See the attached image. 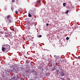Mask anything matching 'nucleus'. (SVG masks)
Segmentation results:
<instances>
[{"instance_id": "f257e3e1", "label": "nucleus", "mask_w": 80, "mask_h": 80, "mask_svg": "<svg viewBox=\"0 0 80 80\" xmlns=\"http://www.w3.org/2000/svg\"><path fill=\"white\" fill-rule=\"evenodd\" d=\"M5 52H8L10 50V46L8 45H6L5 46Z\"/></svg>"}, {"instance_id": "f03ea898", "label": "nucleus", "mask_w": 80, "mask_h": 80, "mask_svg": "<svg viewBox=\"0 0 80 80\" xmlns=\"http://www.w3.org/2000/svg\"><path fill=\"white\" fill-rule=\"evenodd\" d=\"M60 74L62 77L65 76V73H64V72H63L62 71H61L60 72Z\"/></svg>"}, {"instance_id": "7ed1b4c3", "label": "nucleus", "mask_w": 80, "mask_h": 80, "mask_svg": "<svg viewBox=\"0 0 80 80\" xmlns=\"http://www.w3.org/2000/svg\"><path fill=\"white\" fill-rule=\"evenodd\" d=\"M30 13L32 15H35V14L34 13V12H33V11H31L30 12Z\"/></svg>"}, {"instance_id": "20e7f679", "label": "nucleus", "mask_w": 80, "mask_h": 80, "mask_svg": "<svg viewBox=\"0 0 80 80\" xmlns=\"http://www.w3.org/2000/svg\"><path fill=\"white\" fill-rule=\"evenodd\" d=\"M5 48L4 47H2V52H5Z\"/></svg>"}, {"instance_id": "39448f33", "label": "nucleus", "mask_w": 80, "mask_h": 80, "mask_svg": "<svg viewBox=\"0 0 80 80\" xmlns=\"http://www.w3.org/2000/svg\"><path fill=\"white\" fill-rule=\"evenodd\" d=\"M8 72L10 73V72H13V70H12L11 69H9L8 70Z\"/></svg>"}, {"instance_id": "423d86ee", "label": "nucleus", "mask_w": 80, "mask_h": 80, "mask_svg": "<svg viewBox=\"0 0 80 80\" xmlns=\"http://www.w3.org/2000/svg\"><path fill=\"white\" fill-rule=\"evenodd\" d=\"M10 17H11V15H8L7 16V19H8L10 18Z\"/></svg>"}, {"instance_id": "0eeeda50", "label": "nucleus", "mask_w": 80, "mask_h": 80, "mask_svg": "<svg viewBox=\"0 0 80 80\" xmlns=\"http://www.w3.org/2000/svg\"><path fill=\"white\" fill-rule=\"evenodd\" d=\"M37 3H38V4H40V1H37Z\"/></svg>"}, {"instance_id": "6e6552de", "label": "nucleus", "mask_w": 80, "mask_h": 80, "mask_svg": "<svg viewBox=\"0 0 80 80\" xmlns=\"http://www.w3.org/2000/svg\"><path fill=\"white\" fill-rule=\"evenodd\" d=\"M28 16L29 17H32V15L30 13H28Z\"/></svg>"}, {"instance_id": "1a4fd4ad", "label": "nucleus", "mask_w": 80, "mask_h": 80, "mask_svg": "<svg viewBox=\"0 0 80 80\" xmlns=\"http://www.w3.org/2000/svg\"><path fill=\"white\" fill-rule=\"evenodd\" d=\"M11 9V10H12V12H13V10H14V8H13V7H12Z\"/></svg>"}, {"instance_id": "9d476101", "label": "nucleus", "mask_w": 80, "mask_h": 80, "mask_svg": "<svg viewBox=\"0 0 80 80\" xmlns=\"http://www.w3.org/2000/svg\"><path fill=\"white\" fill-rule=\"evenodd\" d=\"M63 7H65L66 6V3H64L63 4Z\"/></svg>"}, {"instance_id": "9b49d317", "label": "nucleus", "mask_w": 80, "mask_h": 80, "mask_svg": "<svg viewBox=\"0 0 80 80\" xmlns=\"http://www.w3.org/2000/svg\"><path fill=\"white\" fill-rule=\"evenodd\" d=\"M9 23H12V20H11V19H9Z\"/></svg>"}, {"instance_id": "f8f14e48", "label": "nucleus", "mask_w": 80, "mask_h": 80, "mask_svg": "<svg viewBox=\"0 0 80 80\" xmlns=\"http://www.w3.org/2000/svg\"><path fill=\"white\" fill-rule=\"evenodd\" d=\"M68 13V10H67L66 12H65V13L66 14H67Z\"/></svg>"}, {"instance_id": "ddd939ff", "label": "nucleus", "mask_w": 80, "mask_h": 80, "mask_svg": "<svg viewBox=\"0 0 80 80\" xmlns=\"http://www.w3.org/2000/svg\"><path fill=\"white\" fill-rule=\"evenodd\" d=\"M66 40H68V39H69V38L68 37H67L66 38Z\"/></svg>"}, {"instance_id": "4468645a", "label": "nucleus", "mask_w": 80, "mask_h": 80, "mask_svg": "<svg viewBox=\"0 0 80 80\" xmlns=\"http://www.w3.org/2000/svg\"><path fill=\"white\" fill-rule=\"evenodd\" d=\"M11 2H12V3H13V2H15V0H12L11 1Z\"/></svg>"}, {"instance_id": "2eb2a0df", "label": "nucleus", "mask_w": 80, "mask_h": 80, "mask_svg": "<svg viewBox=\"0 0 80 80\" xmlns=\"http://www.w3.org/2000/svg\"><path fill=\"white\" fill-rule=\"evenodd\" d=\"M60 79L61 80H65V79H64L63 78H61Z\"/></svg>"}, {"instance_id": "dca6fc26", "label": "nucleus", "mask_w": 80, "mask_h": 80, "mask_svg": "<svg viewBox=\"0 0 80 80\" xmlns=\"http://www.w3.org/2000/svg\"><path fill=\"white\" fill-rule=\"evenodd\" d=\"M42 37V35H39L38 36V37L40 38V37Z\"/></svg>"}, {"instance_id": "f3484780", "label": "nucleus", "mask_w": 80, "mask_h": 80, "mask_svg": "<svg viewBox=\"0 0 80 80\" xmlns=\"http://www.w3.org/2000/svg\"><path fill=\"white\" fill-rule=\"evenodd\" d=\"M30 38H29V40H32V39H33V38H32V37H31Z\"/></svg>"}, {"instance_id": "a211bd4d", "label": "nucleus", "mask_w": 80, "mask_h": 80, "mask_svg": "<svg viewBox=\"0 0 80 80\" xmlns=\"http://www.w3.org/2000/svg\"><path fill=\"white\" fill-rule=\"evenodd\" d=\"M15 12H15V13H16V14H17L18 13V11H16Z\"/></svg>"}, {"instance_id": "6ab92c4d", "label": "nucleus", "mask_w": 80, "mask_h": 80, "mask_svg": "<svg viewBox=\"0 0 80 80\" xmlns=\"http://www.w3.org/2000/svg\"><path fill=\"white\" fill-rule=\"evenodd\" d=\"M12 30L13 32H15V30H14V29L13 28H12Z\"/></svg>"}, {"instance_id": "aec40b11", "label": "nucleus", "mask_w": 80, "mask_h": 80, "mask_svg": "<svg viewBox=\"0 0 80 80\" xmlns=\"http://www.w3.org/2000/svg\"><path fill=\"white\" fill-rule=\"evenodd\" d=\"M57 72H59V71H58V70H57L56 71Z\"/></svg>"}, {"instance_id": "412c9836", "label": "nucleus", "mask_w": 80, "mask_h": 80, "mask_svg": "<svg viewBox=\"0 0 80 80\" xmlns=\"http://www.w3.org/2000/svg\"><path fill=\"white\" fill-rule=\"evenodd\" d=\"M46 25H47V26H48V24L47 23L46 24Z\"/></svg>"}, {"instance_id": "4be33fe9", "label": "nucleus", "mask_w": 80, "mask_h": 80, "mask_svg": "<svg viewBox=\"0 0 80 80\" xmlns=\"http://www.w3.org/2000/svg\"><path fill=\"white\" fill-rule=\"evenodd\" d=\"M26 40H28V37L26 38Z\"/></svg>"}, {"instance_id": "5701e85b", "label": "nucleus", "mask_w": 80, "mask_h": 80, "mask_svg": "<svg viewBox=\"0 0 80 80\" xmlns=\"http://www.w3.org/2000/svg\"><path fill=\"white\" fill-rule=\"evenodd\" d=\"M42 70H43V69H42Z\"/></svg>"}, {"instance_id": "b1692460", "label": "nucleus", "mask_w": 80, "mask_h": 80, "mask_svg": "<svg viewBox=\"0 0 80 80\" xmlns=\"http://www.w3.org/2000/svg\"><path fill=\"white\" fill-rule=\"evenodd\" d=\"M11 37H12V35H11Z\"/></svg>"}, {"instance_id": "393cba45", "label": "nucleus", "mask_w": 80, "mask_h": 80, "mask_svg": "<svg viewBox=\"0 0 80 80\" xmlns=\"http://www.w3.org/2000/svg\"><path fill=\"white\" fill-rule=\"evenodd\" d=\"M72 9H73V8H72Z\"/></svg>"}, {"instance_id": "a878e982", "label": "nucleus", "mask_w": 80, "mask_h": 80, "mask_svg": "<svg viewBox=\"0 0 80 80\" xmlns=\"http://www.w3.org/2000/svg\"><path fill=\"white\" fill-rule=\"evenodd\" d=\"M71 5H72V4H71Z\"/></svg>"}]
</instances>
